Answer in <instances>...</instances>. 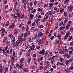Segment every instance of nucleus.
<instances>
[{
    "label": "nucleus",
    "instance_id": "nucleus-1",
    "mask_svg": "<svg viewBox=\"0 0 73 73\" xmlns=\"http://www.w3.org/2000/svg\"><path fill=\"white\" fill-rule=\"evenodd\" d=\"M24 60V58L23 57L21 58L20 60V65L19 67V69L20 70L22 69V67H23V62Z\"/></svg>",
    "mask_w": 73,
    "mask_h": 73
},
{
    "label": "nucleus",
    "instance_id": "nucleus-2",
    "mask_svg": "<svg viewBox=\"0 0 73 73\" xmlns=\"http://www.w3.org/2000/svg\"><path fill=\"white\" fill-rule=\"evenodd\" d=\"M47 14V13L46 14H45V17H44L42 19V22H44L46 21L47 20H48V15Z\"/></svg>",
    "mask_w": 73,
    "mask_h": 73
},
{
    "label": "nucleus",
    "instance_id": "nucleus-3",
    "mask_svg": "<svg viewBox=\"0 0 73 73\" xmlns=\"http://www.w3.org/2000/svg\"><path fill=\"white\" fill-rule=\"evenodd\" d=\"M62 42V40L61 38L59 39H58L57 40H55V42L56 44H60L61 42Z\"/></svg>",
    "mask_w": 73,
    "mask_h": 73
},
{
    "label": "nucleus",
    "instance_id": "nucleus-4",
    "mask_svg": "<svg viewBox=\"0 0 73 73\" xmlns=\"http://www.w3.org/2000/svg\"><path fill=\"white\" fill-rule=\"evenodd\" d=\"M5 29L4 28H3L1 30V31L2 32L1 33L2 36L3 37L4 35V33H5Z\"/></svg>",
    "mask_w": 73,
    "mask_h": 73
},
{
    "label": "nucleus",
    "instance_id": "nucleus-5",
    "mask_svg": "<svg viewBox=\"0 0 73 73\" xmlns=\"http://www.w3.org/2000/svg\"><path fill=\"white\" fill-rule=\"evenodd\" d=\"M38 37L39 38H40L43 35V33L41 32H38Z\"/></svg>",
    "mask_w": 73,
    "mask_h": 73
},
{
    "label": "nucleus",
    "instance_id": "nucleus-6",
    "mask_svg": "<svg viewBox=\"0 0 73 73\" xmlns=\"http://www.w3.org/2000/svg\"><path fill=\"white\" fill-rule=\"evenodd\" d=\"M11 16L13 17L15 19L14 21H16V20L18 18L17 16V15L13 14H12Z\"/></svg>",
    "mask_w": 73,
    "mask_h": 73
},
{
    "label": "nucleus",
    "instance_id": "nucleus-7",
    "mask_svg": "<svg viewBox=\"0 0 73 73\" xmlns=\"http://www.w3.org/2000/svg\"><path fill=\"white\" fill-rule=\"evenodd\" d=\"M20 42V41L19 40H17V41L15 42V44L16 46L17 47L19 45Z\"/></svg>",
    "mask_w": 73,
    "mask_h": 73
},
{
    "label": "nucleus",
    "instance_id": "nucleus-8",
    "mask_svg": "<svg viewBox=\"0 0 73 73\" xmlns=\"http://www.w3.org/2000/svg\"><path fill=\"white\" fill-rule=\"evenodd\" d=\"M49 6H50L49 7V8L50 9H52V7L54 5V3H50L49 4Z\"/></svg>",
    "mask_w": 73,
    "mask_h": 73
},
{
    "label": "nucleus",
    "instance_id": "nucleus-9",
    "mask_svg": "<svg viewBox=\"0 0 73 73\" xmlns=\"http://www.w3.org/2000/svg\"><path fill=\"white\" fill-rule=\"evenodd\" d=\"M7 36H5L4 38L3 39V43L4 44H5L6 42V41H7Z\"/></svg>",
    "mask_w": 73,
    "mask_h": 73
},
{
    "label": "nucleus",
    "instance_id": "nucleus-10",
    "mask_svg": "<svg viewBox=\"0 0 73 73\" xmlns=\"http://www.w3.org/2000/svg\"><path fill=\"white\" fill-rule=\"evenodd\" d=\"M15 10L16 11L15 12V13L16 14H17V13H19V9H18V8H17V9L15 8V9H13V12H15Z\"/></svg>",
    "mask_w": 73,
    "mask_h": 73
},
{
    "label": "nucleus",
    "instance_id": "nucleus-11",
    "mask_svg": "<svg viewBox=\"0 0 73 73\" xmlns=\"http://www.w3.org/2000/svg\"><path fill=\"white\" fill-rule=\"evenodd\" d=\"M69 12H70L73 10V6L72 5H70V6H69Z\"/></svg>",
    "mask_w": 73,
    "mask_h": 73
},
{
    "label": "nucleus",
    "instance_id": "nucleus-12",
    "mask_svg": "<svg viewBox=\"0 0 73 73\" xmlns=\"http://www.w3.org/2000/svg\"><path fill=\"white\" fill-rule=\"evenodd\" d=\"M71 56V55L69 54H65V56H66V58H67L68 59L70 58Z\"/></svg>",
    "mask_w": 73,
    "mask_h": 73
},
{
    "label": "nucleus",
    "instance_id": "nucleus-13",
    "mask_svg": "<svg viewBox=\"0 0 73 73\" xmlns=\"http://www.w3.org/2000/svg\"><path fill=\"white\" fill-rule=\"evenodd\" d=\"M45 49H44L43 50H41L39 52V54H42L43 53H45Z\"/></svg>",
    "mask_w": 73,
    "mask_h": 73
},
{
    "label": "nucleus",
    "instance_id": "nucleus-14",
    "mask_svg": "<svg viewBox=\"0 0 73 73\" xmlns=\"http://www.w3.org/2000/svg\"><path fill=\"white\" fill-rule=\"evenodd\" d=\"M66 28L65 26H61L60 28H59V30L60 31H62L64 29H65V28Z\"/></svg>",
    "mask_w": 73,
    "mask_h": 73
},
{
    "label": "nucleus",
    "instance_id": "nucleus-15",
    "mask_svg": "<svg viewBox=\"0 0 73 73\" xmlns=\"http://www.w3.org/2000/svg\"><path fill=\"white\" fill-rule=\"evenodd\" d=\"M36 41L37 42H39L38 43V44H41L42 42V41L41 40H39L38 39H36Z\"/></svg>",
    "mask_w": 73,
    "mask_h": 73
},
{
    "label": "nucleus",
    "instance_id": "nucleus-16",
    "mask_svg": "<svg viewBox=\"0 0 73 73\" xmlns=\"http://www.w3.org/2000/svg\"><path fill=\"white\" fill-rule=\"evenodd\" d=\"M23 71L25 73H27L29 71L28 68H24L23 69Z\"/></svg>",
    "mask_w": 73,
    "mask_h": 73
},
{
    "label": "nucleus",
    "instance_id": "nucleus-17",
    "mask_svg": "<svg viewBox=\"0 0 73 73\" xmlns=\"http://www.w3.org/2000/svg\"><path fill=\"white\" fill-rule=\"evenodd\" d=\"M14 33L15 35L17 36V34L18 33V31L17 29H15L14 31Z\"/></svg>",
    "mask_w": 73,
    "mask_h": 73
},
{
    "label": "nucleus",
    "instance_id": "nucleus-18",
    "mask_svg": "<svg viewBox=\"0 0 73 73\" xmlns=\"http://www.w3.org/2000/svg\"><path fill=\"white\" fill-rule=\"evenodd\" d=\"M36 44L35 43H33L32 44V46H30V47L33 48H35Z\"/></svg>",
    "mask_w": 73,
    "mask_h": 73
},
{
    "label": "nucleus",
    "instance_id": "nucleus-19",
    "mask_svg": "<svg viewBox=\"0 0 73 73\" xmlns=\"http://www.w3.org/2000/svg\"><path fill=\"white\" fill-rule=\"evenodd\" d=\"M36 11V9H35L34 10H33L31 12V13H32L33 14V15H35V12Z\"/></svg>",
    "mask_w": 73,
    "mask_h": 73
},
{
    "label": "nucleus",
    "instance_id": "nucleus-20",
    "mask_svg": "<svg viewBox=\"0 0 73 73\" xmlns=\"http://www.w3.org/2000/svg\"><path fill=\"white\" fill-rule=\"evenodd\" d=\"M52 11H49L47 13L48 15H51L52 14Z\"/></svg>",
    "mask_w": 73,
    "mask_h": 73
},
{
    "label": "nucleus",
    "instance_id": "nucleus-21",
    "mask_svg": "<svg viewBox=\"0 0 73 73\" xmlns=\"http://www.w3.org/2000/svg\"><path fill=\"white\" fill-rule=\"evenodd\" d=\"M43 9L42 8L41 9L40 8H38L37 9V11L38 12H41L42 11Z\"/></svg>",
    "mask_w": 73,
    "mask_h": 73
},
{
    "label": "nucleus",
    "instance_id": "nucleus-22",
    "mask_svg": "<svg viewBox=\"0 0 73 73\" xmlns=\"http://www.w3.org/2000/svg\"><path fill=\"white\" fill-rule=\"evenodd\" d=\"M20 14L19 13H17L16 14V15L17 17H18L19 19H20L21 18V15H20Z\"/></svg>",
    "mask_w": 73,
    "mask_h": 73
},
{
    "label": "nucleus",
    "instance_id": "nucleus-23",
    "mask_svg": "<svg viewBox=\"0 0 73 73\" xmlns=\"http://www.w3.org/2000/svg\"><path fill=\"white\" fill-rule=\"evenodd\" d=\"M72 39V36H71L67 40V41L69 42Z\"/></svg>",
    "mask_w": 73,
    "mask_h": 73
},
{
    "label": "nucleus",
    "instance_id": "nucleus-24",
    "mask_svg": "<svg viewBox=\"0 0 73 73\" xmlns=\"http://www.w3.org/2000/svg\"><path fill=\"white\" fill-rule=\"evenodd\" d=\"M59 60L60 62H63L64 60V59L62 57H60V58L59 59Z\"/></svg>",
    "mask_w": 73,
    "mask_h": 73
},
{
    "label": "nucleus",
    "instance_id": "nucleus-25",
    "mask_svg": "<svg viewBox=\"0 0 73 73\" xmlns=\"http://www.w3.org/2000/svg\"><path fill=\"white\" fill-rule=\"evenodd\" d=\"M70 27V24H68L67 25V26L66 27V30H68Z\"/></svg>",
    "mask_w": 73,
    "mask_h": 73
},
{
    "label": "nucleus",
    "instance_id": "nucleus-26",
    "mask_svg": "<svg viewBox=\"0 0 73 73\" xmlns=\"http://www.w3.org/2000/svg\"><path fill=\"white\" fill-rule=\"evenodd\" d=\"M65 64L66 65H68L69 63V60H66L65 61Z\"/></svg>",
    "mask_w": 73,
    "mask_h": 73
},
{
    "label": "nucleus",
    "instance_id": "nucleus-27",
    "mask_svg": "<svg viewBox=\"0 0 73 73\" xmlns=\"http://www.w3.org/2000/svg\"><path fill=\"white\" fill-rule=\"evenodd\" d=\"M34 15L33 14L30 15V16H29V17L31 19H33L34 17Z\"/></svg>",
    "mask_w": 73,
    "mask_h": 73
},
{
    "label": "nucleus",
    "instance_id": "nucleus-28",
    "mask_svg": "<svg viewBox=\"0 0 73 73\" xmlns=\"http://www.w3.org/2000/svg\"><path fill=\"white\" fill-rule=\"evenodd\" d=\"M70 34L71 33L70 32H67L65 35L68 37L70 35Z\"/></svg>",
    "mask_w": 73,
    "mask_h": 73
},
{
    "label": "nucleus",
    "instance_id": "nucleus-29",
    "mask_svg": "<svg viewBox=\"0 0 73 73\" xmlns=\"http://www.w3.org/2000/svg\"><path fill=\"white\" fill-rule=\"evenodd\" d=\"M26 6H27V5H26V3H24V4H23V7H24V8L25 10H26L27 9Z\"/></svg>",
    "mask_w": 73,
    "mask_h": 73
},
{
    "label": "nucleus",
    "instance_id": "nucleus-30",
    "mask_svg": "<svg viewBox=\"0 0 73 73\" xmlns=\"http://www.w3.org/2000/svg\"><path fill=\"white\" fill-rule=\"evenodd\" d=\"M56 37H57L58 38V39H60L61 37V35H60V34H58Z\"/></svg>",
    "mask_w": 73,
    "mask_h": 73
},
{
    "label": "nucleus",
    "instance_id": "nucleus-31",
    "mask_svg": "<svg viewBox=\"0 0 73 73\" xmlns=\"http://www.w3.org/2000/svg\"><path fill=\"white\" fill-rule=\"evenodd\" d=\"M44 66H39V68L40 70H42L44 69Z\"/></svg>",
    "mask_w": 73,
    "mask_h": 73
},
{
    "label": "nucleus",
    "instance_id": "nucleus-32",
    "mask_svg": "<svg viewBox=\"0 0 73 73\" xmlns=\"http://www.w3.org/2000/svg\"><path fill=\"white\" fill-rule=\"evenodd\" d=\"M49 18V20L50 21L52 20V18H53V16L52 15H50L49 17H48Z\"/></svg>",
    "mask_w": 73,
    "mask_h": 73
},
{
    "label": "nucleus",
    "instance_id": "nucleus-33",
    "mask_svg": "<svg viewBox=\"0 0 73 73\" xmlns=\"http://www.w3.org/2000/svg\"><path fill=\"white\" fill-rule=\"evenodd\" d=\"M59 53L60 54H64V52L62 50H60L59 51Z\"/></svg>",
    "mask_w": 73,
    "mask_h": 73
},
{
    "label": "nucleus",
    "instance_id": "nucleus-34",
    "mask_svg": "<svg viewBox=\"0 0 73 73\" xmlns=\"http://www.w3.org/2000/svg\"><path fill=\"white\" fill-rule=\"evenodd\" d=\"M25 18L24 15L23 14H21V15L20 18L24 19Z\"/></svg>",
    "mask_w": 73,
    "mask_h": 73
},
{
    "label": "nucleus",
    "instance_id": "nucleus-35",
    "mask_svg": "<svg viewBox=\"0 0 73 73\" xmlns=\"http://www.w3.org/2000/svg\"><path fill=\"white\" fill-rule=\"evenodd\" d=\"M31 57H30L29 58L28 60V62L29 63H30L31 61Z\"/></svg>",
    "mask_w": 73,
    "mask_h": 73
},
{
    "label": "nucleus",
    "instance_id": "nucleus-36",
    "mask_svg": "<svg viewBox=\"0 0 73 73\" xmlns=\"http://www.w3.org/2000/svg\"><path fill=\"white\" fill-rule=\"evenodd\" d=\"M69 71L73 70V65L71 67H69Z\"/></svg>",
    "mask_w": 73,
    "mask_h": 73
},
{
    "label": "nucleus",
    "instance_id": "nucleus-37",
    "mask_svg": "<svg viewBox=\"0 0 73 73\" xmlns=\"http://www.w3.org/2000/svg\"><path fill=\"white\" fill-rule=\"evenodd\" d=\"M52 67L54 69H56V66L54 64L52 65Z\"/></svg>",
    "mask_w": 73,
    "mask_h": 73
},
{
    "label": "nucleus",
    "instance_id": "nucleus-38",
    "mask_svg": "<svg viewBox=\"0 0 73 73\" xmlns=\"http://www.w3.org/2000/svg\"><path fill=\"white\" fill-rule=\"evenodd\" d=\"M38 27L39 28H42L44 27V26L43 25H40L38 26Z\"/></svg>",
    "mask_w": 73,
    "mask_h": 73
},
{
    "label": "nucleus",
    "instance_id": "nucleus-39",
    "mask_svg": "<svg viewBox=\"0 0 73 73\" xmlns=\"http://www.w3.org/2000/svg\"><path fill=\"white\" fill-rule=\"evenodd\" d=\"M58 35V34L56 32H55L54 33V36L55 37H56Z\"/></svg>",
    "mask_w": 73,
    "mask_h": 73
},
{
    "label": "nucleus",
    "instance_id": "nucleus-40",
    "mask_svg": "<svg viewBox=\"0 0 73 73\" xmlns=\"http://www.w3.org/2000/svg\"><path fill=\"white\" fill-rule=\"evenodd\" d=\"M10 24V23L9 22V21H7V22L6 24H5V25L6 27H7L8 26V25H9V24Z\"/></svg>",
    "mask_w": 73,
    "mask_h": 73
},
{
    "label": "nucleus",
    "instance_id": "nucleus-41",
    "mask_svg": "<svg viewBox=\"0 0 73 73\" xmlns=\"http://www.w3.org/2000/svg\"><path fill=\"white\" fill-rule=\"evenodd\" d=\"M33 50V48L32 47H30V48L28 50V52H30L32 50Z\"/></svg>",
    "mask_w": 73,
    "mask_h": 73
},
{
    "label": "nucleus",
    "instance_id": "nucleus-42",
    "mask_svg": "<svg viewBox=\"0 0 73 73\" xmlns=\"http://www.w3.org/2000/svg\"><path fill=\"white\" fill-rule=\"evenodd\" d=\"M9 36L10 37V38L12 39L13 37V35L12 34H10L9 35Z\"/></svg>",
    "mask_w": 73,
    "mask_h": 73
},
{
    "label": "nucleus",
    "instance_id": "nucleus-43",
    "mask_svg": "<svg viewBox=\"0 0 73 73\" xmlns=\"http://www.w3.org/2000/svg\"><path fill=\"white\" fill-rule=\"evenodd\" d=\"M60 65L61 66H64L65 65V64L63 62H60Z\"/></svg>",
    "mask_w": 73,
    "mask_h": 73
},
{
    "label": "nucleus",
    "instance_id": "nucleus-44",
    "mask_svg": "<svg viewBox=\"0 0 73 73\" xmlns=\"http://www.w3.org/2000/svg\"><path fill=\"white\" fill-rule=\"evenodd\" d=\"M19 39L20 40V42L21 44H22V42L23 41V40L22 38H19Z\"/></svg>",
    "mask_w": 73,
    "mask_h": 73
},
{
    "label": "nucleus",
    "instance_id": "nucleus-45",
    "mask_svg": "<svg viewBox=\"0 0 73 73\" xmlns=\"http://www.w3.org/2000/svg\"><path fill=\"white\" fill-rule=\"evenodd\" d=\"M69 2V0H66L64 2V4H67Z\"/></svg>",
    "mask_w": 73,
    "mask_h": 73
},
{
    "label": "nucleus",
    "instance_id": "nucleus-46",
    "mask_svg": "<svg viewBox=\"0 0 73 73\" xmlns=\"http://www.w3.org/2000/svg\"><path fill=\"white\" fill-rule=\"evenodd\" d=\"M68 36H67L66 35H65L64 38V40H67L68 38Z\"/></svg>",
    "mask_w": 73,
    "mask_h": 73
},
{
    "label": "nucleus",
    "instance_id": "nucleus-47",
    "mask_svg": "<svg viewBox=\"0 0 73 73\" xmlns=\"http://www.w3.org/2000/svg\"><path fill=\"white\" fill-rule=\"evenodd\" d=\"M36 25L35 22H33L31 25L32 27H34Z\"/></svg>",
    "mask_w": 73,
    "mask_h": 73
},
{
    "label": "nucleus",
    "instance_id": "nucleus-48",
    "mask_svg": "<svg viewBox=\"0 0 73 73\" xmlns=\"http://www.w3.org/2000/svg\"><path fill=\"white\" fill-rule=\"evenodd\" d=\"M32 23V21L31 20H29L27 22V23L28 25H30Z\"/></svg>",
    "mask_w": 73,
    "mask_h": 73
},
{
    "label": "nucleus",
    "instance_id": "nucleus-49",
    "mask_svg": "<svg viewBox=\"0 0 73 73\" xmlns=\"http://www.w3.org/2000/svg\"><path fill=\"white\" fill-rule=\"evenodd\" d=\"M68 21V19L66 18L65 19V20H64L63 21L64 23H66V22Z\"/></svg>",
    "mask_w": 73,
    "mask_h": 73
},
{
    "label": "nucleus",
    "instance_id": "nucleus-50",
    "mask_svg": "<svg viewBox=\"0 0 73 73\" xmlns=\"http://www.w3.org/2000/svg\"><path fill=\"white\" fill-rule=\"evenodd\" d=\"M23 37H24V34H23L19 35V37L20 38H22Z\"/></svg>",
    "mask_w": 73,
    "mask_h": 73
},
{
    "label": "nucleus",
    "instance_id": "nucleus-51",
    "mask_svg": "<svg viewBox=\"0 0 73 73\" xmlns=\"http://www.w3.org/2000/svg\"><path fill=\"white\" fill-rule=\"evenodd\" d=\"M7 1H8V0H4V5L6 4L7 3Z\"/></svg>",
    "mask_w": 73,
    "mask_h": 73
},
{
    "label": "nucleus",
    "instance_id": "nucleus-52",
    "mask_svg": "<svg viewBox=\"0 0 73 73\" xmlns=\"http://www.w3.org/2000/svg\"><path fill=\"white\" fill-rule=\"evenodd\" d=\"M14 23H11V27L12 28V29H13V28L15 26V25H14Z\"/></svg>",
    "mask_w": 73,
    "mask_h": 73
},
{
    "label": "nucleus",
    "instance_id": "nucleus-53",
    "mask_svg": "<svg viewBox=\"0 0 73 73\" xmlns=\"http://www.w3.org/2000/svg\"><path fill=\"white\" fill-rule=\"evenodd\" d=\"M33 3H34V2L33 1H31L30 3V6L31 7H32L33 6Z\"/></svg>",
    "mask_w": 73,
    "mask_h": 73
},
{
    "label": "nucleus",
    "instance_id": "nucleus-54",
    "mask_svg": "<svg viewBox=\"0 0 73 73\" xmlns=\"http://www.w3.org/2000/svg\"><path fill=\"white\" fill-rule=\"evenodd\" d=\"M29 46V45H26L25 46V49H27L28 48V47Z\"/></svg>",
    "mask_w": 73,
    "mask_h": 73
},
{
    "label": "nucleus",
    "instance_id": "nucleus-55",
    "mask_svg": "<svg viewBox=\"0 0 73 73\" xmlns=\"http://www.w3.org/2000/svg\"><path fill=\"white\" fill-rule=\"evenodd\" d=\"M73 61V57H72L71 58H70V59L69 60V62H71Z\"/></svg>",
    "mask_w": 73,
    "mask_h": 73
},
{
    "label": "nucleus",
    "instance_id": "nucleus-56",
    "mask_svg": "<svg viewBox=\"0 0 73 73\" xmlns=\"http://www.w3.org/2000/svg\"><path fill=\"white\" fill-rule=\"evenodd\" d=\"M38 38V36L36 34L35 35L34 38L35 39H36Z\"/></svg>",
    "mask_w": 73,
    "mask_h": 73
},
{
    "label": "nucleus",
    "instance_id": "nucleus-57",
    "mask_svg": "<svg viewBox=\"0 0 73 73\" xmlns=\"http://www.w3.org/2000/svg\"><path fill=\"white\" fill-rule=\"evenodd\" d=\"M54 36H51L50 38V39L51 40H53V39H54Z\"/></svg>",
    "mask_w": 73,
    "mask_h": 73
},
{
    "label": "nucleus",
    "instance_id": "nucleus-58",
    "mask_svg": "<svg viewBox=\"0 0 73 73\" xmlns=\"http://www.w3.org/2000/svg\"><path fill=\"white\" fill-rule=\"evenodd\" d=\"M31 55V53L30 52H28L26 56L27 57Z\"/></svg>",
    "mask_w": 73,
    "mask_h": 73
},
{
    "label": "nucleus",
    "instance_id": "nucleus-59",
    "mask_svg": "<svg viewBox=\"0 0 73 73\" xmlns=\"http://www.w3.org/2000/svg\"><path fill=\"white\" fill-rule=\"evenodd\" d=\"M64 17H66L67 16V13L65 11L64 12Z\"/></svg>",
    "mask_w": 73,
    "mask_h": 73
},
{
    "label": "nucleus",
    "instance_id": "nucleus-60",
    "mask_svg": "<svg viewBox=\"0 0 73 73\" xmlns=\"http://www.w3.org/2000/svg\"><path fill=\"white\" fill-rule=\"evenodd\" d=\"M70 46H73V41H72L70 42Z\"/></svg>",
    "mask_w": 73,
    "mask_h": 73
},
{
    "label": "nucleus",
    "instance_id": "nucleus-61",
    "mask_svg": "<svg viewBox=\"0 0 73 73\" xmlns=\"http://www.w3.org/2000/svg\"><path fill=\"white\" fill-rule=\"evenodd\" d=\"M3 70V68L2 67L1 68H0V72H1V73H2Z\"/></svg>",
    "mask_w": 73,
    "mask_h": 73
},
{
    "label": "nucleus",
    "instance_id": "nucleus-62",
    "mask_svg": "<svg viewBox=\"0 0 73 73\" xmlns=\"http://www.w3.org/2000/svg\"><path fill=\"white\" fill-rule=\"evenodd\" d=\"M32 68L33 69H35L36 68V66L35 65H33L32 66Z\"/></svg>",
    "mask_w": 73,
    "mask_h": 73
},
{
    "label": "nucleus",
    "instance_id": "nucleus-63",
    "mask_svg": "<svg viewBox=\"0 0 73 73\" xmlns=\"http://www.w3.org/2000/svg\"><path fill=\"white\" fill-rule=\"evenodd\" d=\"M9 68L8 67H5V71H7L8 70Z\"/></svg>",
    "mask_w": 73,
    "mask_h": 73
},
{
    "label": "nucleus",
    "instance_id": "nucleus-64",
    "mask_svg": "<svg viewBox=\"0 0 73 73\" xmlns=\"http://www.w3.org/2000/svg\"><path fill=\"white\" fill-rule=\"evenodd\" d=\"M70 31L71 32H72L73 31V28L72 27H71L70 29Z\"/></svg>",
    "mask_w": 73,
    "mask_h": 73
}]
</instances>
